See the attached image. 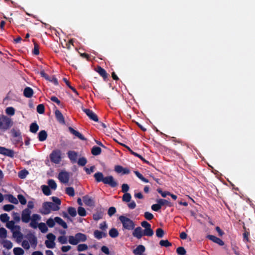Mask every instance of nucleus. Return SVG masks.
Masks as SVG:
<instances>
[{
  "mask_svg": "<svg viewBox=\"0 0 255 255\" xmlns=\"http://www.w3.org/2000/svg\"><path fill=\"white\" fill-rule=\"evenodd\" d=\"M94 177L97 182H102L112 188H115L118 185V183L112 175L104 177L103 173L97 172L94 174Z\"/></svg>",
  "mask_w": 255,
  "mask_h": 255,
  "instance_id": "1",
  "label": "nucleus"
},
{
  "mask_svg": "<svg viewBox=\"0 0 255 255\" xmlns=\"http://www.w3.org/2000/svg\"><path fill=\"white\" fill-rule=\"evenodd\" d=\"M13 125L11 118L3 115H0V130L5 131L9 129Z\"/></svg>",
  "mask_w": 255,
  "mask_h": 255,
  "instance_id": "2",
  "label": "nucleus"
},
{
  "mask_svg": "<svg viewBox=\"0 0 255 255\" xmlns=\"http://www.w3.org/2000/svg\"><path fill=\"white\" fill-rule=\"evenodd\" d=\"M119 219L122 223L124 229L128 231L134 229L135 224L134 222L129 218L122 215L119 217Z\"/></svg>",
  "mask_w": 255,
  "mask_h": 255,
  "instance_id": "3",
  "label": "nucleus"
},
{
  "mask_svg": "<svg viewBox=\"0 0 255 255\" xmlns=\"http://www.w3.org/2000/svg\"><path fill=\"white\" fill-rule=\"evenodd\" d=\"M49 157L52 162L58 164L61 160V152L59 149L54 150L50 153Z\"/></svg>",
  "mask_w": 255,
  "mask_h": 255,
  "instance_id": "4",
  "label": "nucleus"
},
{
  "mask_svg": "<svg viewBox=\"0 0 255 255\" xmlns=\"http://www.w3.org/2000/svg\"><path fill=\"white\" fill-rule=\"evenodd\" d=\"M51 199L53 202H49V206L50 211H57L60 209L59 206L61 204V200L57 197H52Z\"/></svg>",
  "mask_w": 255,
  "mask_h": 255,
  "instance_id": "5",
  "label": "nucleus"
},
{
  "mask_svg": "<svg viewBox=\"0 0 255 255\" xmlns=\"http://www.w3.org/2000/svg\"><path fill=\"white\" fill-rule=\"evenodd\" d=\"M46 237L48 239L45 242V244L46 247L49 249H53L55 248V243L54 241L56 238L55 236L52 233H49L47 235Z\"/></svg>",
  "mask_w": 255,
  "mask_h": 255,
  "instance_id": "6",
  "label": "nucleus"
},
{
  "mask_svg": "<svg viewBox=\"0 0 255 255\" xmlns=\"http://www.w3.org/2000/svg\"><path fill=\"white\" fill-rule=\"evenodd\" d=\"M31 210L29 209H24L21 213V220L22 222L25 223H28L31 219Z\"/></svg>",
  "mask_w": 255,
  "mask_h": 255,
  "instance_id": "7",
  "label": "nucleus"
},
{
  "mask_svg": "<svg viewBox=\"0 0 255 255\" xmlns=\"http://www.w3.org/2000/svg\"><path fill=\"white\" fill-rule=\"evenodd\" d=\"M82 111L91 120L98 122L99 121L97 115L92 110L88 109H82Z\"/></svg>",
  "mask_w": 255,
  "mask_h": 255,
  "instance_id": "8",
  "label": "nucleus"
},
{
  "mask_svg": "<svg viewBox=\"0 0 255 255\" xmlns=\"http://www.w3.org/2000/svg\"><path fill=\"white\" fill-rule=\"evenodd\" d=\"M58 179L63 183H67L69 180V174L67 172L61 171L58 174Z\"/></svg>",
  "mask_w": 255,
  "mask_h": 255,
  "instance_id": "9",
  "label": "nucleus"
},
{
  "mask_svg": "<svg viewBox=\"0 0 255 255\" xmlns=\"http://www.w3.org/2000/svg\"><path fill=\"white\" fill-rule=\"evenodd\" d=\"M0 154L10 157H13L14 152L13 150L0 146Z\"/></svg>",
  "mask_w": 255,
  "mask_h": 255,
  "instance_id": "10",
  "label": "nucleus"
},
{
  "mask_svg": "<svg viewBox=\"0 0 255 255\" xmlns=\"http://www.w3.org/2000/svg\"><path fill=\"white\" fill-rule=\"evenodd\" d=\"M50 206L49 202H44L42 204V208L39 210V212L42 215H47L50 213Z\"/></svg>",
  "mask_w": 255,
  "mask_h": 255,
  "instance_id": "11",
  "label": "nucleus"
},
{
  "mask_svg": "<svg viewBox=\"0 0 255 255\" xmlns=\"http://www.w3.org/2000/svg\"><path fill=\"white\" fill-rule=\"evenodd\" d=\"M115 171L119 174L122 175L128 174L130 173V170L128 168H124L121 165H116L115 166Z\"/></svg>",
  "mask_w": 255,
  "mask_h": 255,
  "instance_id": "12",
  "label": "nucleus"
},
{
  "mask_svg": "<svg viewBox=\"0 0 255 255\" xmlns=\"http://www.w3.org/2000/svg\"><path fill=\"white\" fill-rule=\"evenodd\" d=\"M132 236L136 238L137 239H140L143 236V230L141 227H138L136 228H134V230L132 232Z\"/></svg>",
  "mask_w": 255,
  "mask_h": 255,
  "instance_id": "13",
  "label": "nucleus"
},
{
  "mask_svg": "<svg viewBox=\"0 0 255 255\" xmlns=\"http://www.w3.org/2000/svg\"><path fill=\"white\" fill-rule=\"evenodd\" d=\"M68 130L69 132L74 135L75 136L78 137L80 139L82 140H86L87 139L85 138L81 133H80L79 131L75 130L73 128L69 127L68 128Z\"/></svg>",
  "mask_w": 255,
  "mask_h": 255,
  "instance_id": "14",
  "label": "nucleus"
},
{
  "mask_svg": "<svg viewBox=\"0 0 255 255\" xmlns=\"http://www.w3.org/2000/svg\"><path fill=\"white\" fill-rule=\"evenodd\" d=\"M55 118L57 121L61 124L64 125L65 124V121L64 118L61 113V112L59 110H56L55 112Z\"/></svg>",
  "mask_w": 255,
  "mask_h": 255,
  "instance_id": "15",
  "label": "nucleus"
},
{
  "mask_svg": "<svg viewBox=\"0 0 255 255\" xmlns=\"http://www.w3.org/2000/svg\"><path fill=\"white\" fill-rule=\"evenodd\" d=\"M12 232L13 237L16 239L17 242H20L23 239V235L20 232V230L15 229L12 231Z\"/></svg>",
  "mask_w": 255,
  "mask_h": 255,
  "instance_id": "16",
  "label": "nucleus"
},
{
  "mask_svg": "<svg viewBox=\"0 0 255 255\" xmlns=\"http://www.w3.org/2000/svg\"><path fill=\"white\" fill-rule=\"evenodd\" d=\"M207 238L220 246H223L224 245V242L221 239L215 236L209 235L207 236Z\"/></svg>",
  "mask_w": 255,
  "mask_h": 255,
  "instance_id": "17",
  "label": "nucleus"
},
{
  "mask_svg": "<svg viewBox=\"0 0 255 255\" xmlns=\"http://www.w3.org/2000/svg\"><path fill=\"white\" fill-rule=\"evenodd\" d=\"M68 158L72 162H75L78 157V153L75 151L70 150L67 152Z\"/></svg>",
  "mask_w": 255,
  "mask_h": 255,
  "instance_id": "18",
  "label": "nucleus"
},
{
  "mask_svg": "<svg viewBox=\"0 0 255 255\" xmlns=\"http://www.w3.org/2000/svg\"><path fill=\"white\" fill-rule=\"evenodd\" d=\"M29 242L31 246L35 249L37 244V238L33 234H31L28 237Z\"/></svg>",
  "mask_w": 255,
  "mask_h": 255,
  "instance_id": "19",
  "label": "nucleus"
},
{
  "mask_svg": "<svg viewBox=\"0 0 255 255\" xmlns=\"http://www.w3.org/2000/svg\"><path fill=\"white\" fill-rule=\"evenodd\" d=\"M10 133L13 138L18 137L20 139V137H22L20 130L17 128H12L10 130Z\"/></svg>",
  "mask_w": 255,
  "mask_h": 255,
  "instance_id": "20",
  "label": "nucleus"
},
{
  "mask_svg": "<svg viewBox=\"0 0 255 255\" xmlns=\"http://www.w3.org/2000/svg\"><path fill=\"white\" fill-rule=\"evenodd\" d=\"M33 95V91L30 87H26L23 91V95L26 98H31Z\"/></svg>",
  "mask_w": 255,
  "mask_h": 255,
  "instance_id": "21",
  "label": "nucleus"
},
{
  "mask_svg": "<svg viewBox=\"0 0 255 255\" xmlns=\"http://www.w3.org/2000/svg\"><path fill=\"white\" fill-rule=\"evenodd\" d=\"M97 72L103 78L104 80H106L108 78V74L106 71L101 66H98L97 67Z\"/></svg>",
  "mask_w": 255,
  "mask_h": 255,
  "instance_id": "22",
  "label": "nucleus"
},
{
  "mask_svg": "<svg viewBox=\"0 0 255 255\" xmlns=\"http://www.w3.org/2000/svg\"><path fill=\"white\" fill-rule=\"evenodd\" d=\"M14 224V221H10L7 223L6 226L7 228L11 229V232L15 229L20 230V227L17 225L15 226Z\"/></svg>",
  "mask_w": 255,
  "mask_h": 255,
  "instance_id": "23",
  "label": "nucleus"
},
{
  "mask_svg": "<svg viewBox=\"0 0 255 255\" xmlns=\"http://www.w3.org/2000/svg\"><path fill=\"white\" fill-rule=\"evenodd\" d=\"M145 251V248L143 245H138L133 251L134 255L143 254Z\"/></svg>",
  "mask_w": 255,
  "mask_h": 255,
  "instance_id": "24",
  "label": "nucleus"
},
{
  "mask_svg": "<svg viewBox=\"0 0 255 255\" xmlns=\"http://www.w3.org/2000/svg\"><path fill=\"white\" fill-rule=\"evenodd\" d=\"M94 235L95 238L98 240H100L102 239L103 237H106L107 236V234L106 233L101 232L99 230H95L94 232Z\"/></svg>",
  "mask_w": 255,
  "mask_h": 255,
  "instance_id": "25",
  "label": "nucleus"
},
{
  "mask_svg": "<svg viewBox=\"0 0 255 255\" xmlns=\"http://www.w3.org/2000/svg\"><path fill=\"white\" fill-rule=\"evenodd\" d=\"M47 137V133L45 130H41L38 135V138L40 141L45 140Z\"/></svg>",
  "mask_w": 255,
  "mask_h": 255,
  "instance_id": "26",
  "label": "nucleus"
},
{
  "mask_svg": "<svg viewBox=\"0 0 255 255\" xmlns=\"http://www.w3.org/2000/svg\"><path fill=\"white\" fill-rule=\"evenodd\" d=\"M75 236L79 243L85 242L87 239V236L83 233H78L76 234Z\"/></svg>",
  "mask_w": 255,
  "mask_h": 255,
  "instance_id": "27",
  "label": "nucleus"
},
{
  "mask_svg": "<svg viewBox=\"0 0 255 255\" xmlns=\"http://www.w3.org/2000/svg\"><path fill=\"white\" fill-rule=\"evenodd\" d=\"M55 221L59 225L61 226L64 229H66L68 228L66 223L64 222L61 218L59 217H55Z\"/></svg>",
  "mask_w": 255,
  "mask_h": 255,
  "instance_id": "28",
  "label": "nucleus"
},
{
  "mask_svg": "<svg viewBox=\"0 0 255 255\" xmlns=\"http://www.w3.org/2000/svg\"><path fill=\"white\" fill-rule=\"evenodd\" d=\"M102 152V149L100 147L94 146L91 149V153L93 155H100Z\"/></svg>",
  "mask_w": 255,
  "mask_h": 255,
  "instance_id": "29",
  "label": "nucleus"
},
{
  "mask_svg": "<svg viewBox=\"0 0 255 255\" xmlns=\"http://www.w3.org/2000/svg\"><path fill=\"white\" fill-rule=\"evenodd\" d=\"M109 234L111 238H115L118 237L119 233L117 229L113 228L109 231Z\"/></svg>",
  "mask_w": 255,
  "mask_h": 255,
  "instance_id": "30",
  "label": "nucleus"
},
{
  "mask_svg": "<svg viewBox=\"0 0 255 255\" xmlns=\"http://www.w3.org/2000/svg\"><path fill=\"white\" fill-rule=\"evenodd\" d=\"M41 189L44 195L46 196H49L51 195V192L50 189V188L48 186L43 185L41 186Z\"/></svg>",
  "mask_w": 255,
  "mask_h": 255,
  "instance_id": "31",
  "label": "nucleus"
},
{
  "mask_svg": "<svg viewBox=\"0 0 255 255\" xmlns=\"http://www.w3.org/2000/svg\"><path fill=\"white\" fill-rule=\"evenodd\" d=\"M157 202L158 203H159L161 206L165 205L168 207L172 206V204L170 202L165 199H160L159 200H157Z\"/></svg>",
  "mask_w": 255,
  "mask_h": 255,
  "instance_id": "32",
  "label": "nucleus"
},
{
  "mask_svg": "<svg viewBox=\"0 0 255 255\" xmlns=\"http://www.w3.org/2000/svg\"><path fill=\"white\" fill-rule=\"evenodd\" d=\"M38 129L39 126L36 123H33L30 126L29 130L32 133H36Z\"/></svg>",
  "mask_w": 255,
  "mask_h": 255,
  "instance_id": "33",
  "label": "nucleus"
},
{
  "mask_svg": "<svg viewBox=\"0 0 255 255\" xmlns=\"http://www.w3.org/2000/svg\"><path fill=\"white\" fill-rule=\"evenodd\" d=\"M83 200L84 203L87 205L91 206L93 203V200L89 196H83Z\"/></svg>",
  "mask_w": 255,
  "mask_h": 255,
  "instance_id": "34",
  "label": "nucleus"
},
{
  "mask_svg": "<svg viewBox=\"0 0 255 255\" xmlns=\"http://www.w3.org/2000/svg\"><path fill=\"white\" fill-rule=\"evenodd\" d=\"M143 236H148V237H151V236H153V235L154 234L153 231L151 229V227L147 228V229H145L143 231Z\"/></svg>",
  "mask_w": 255,
  "mask_h": 255,
  "instance_id": "35",
  "label": "nucleus"
},
{
  "mask_svg": "<svg viewBox=\"0 0 255 255\" xmlns=\"http://www.w3.org/2000/svg\"><path fill=\"white\" fill-rule=\"evenodd\" d=\"M68 238V242L71 245H76L79 243L75 235V236H70Z\"/></svg>",
  "mask_w": 255,
  "mask_h": 255,
  "instance_id": "36",
  "label": "nucleus"
},
{
  "mask_svg": "<svg viewBox=\"0 0 255 255\" xmlns=\"http://www.w3.org/2000/svg\"><path fill=\"white\" fill-rule=\"evenodd\" d=\"M7 199L9 202L14 204H17L18 203V200L17 199L11 194L7 195Z\"/></svg>",
  "mask_w": 255,
  "mask_h": 255,
  "instance_id": "37",
  "label": "nucleus"
},
{
  "mask_svg": "<svg viewBox=\"0 0 255 255\" xmlns=\"http://www.w3.org/2000/svg\"><path fill=\"white\" fill-rule=\"evenodd\" d=\"M134 173L139 179H140L143 182L145 183L149 182V180L147 179L144 178L143 176V175L141 173H140L138 171H134Z\"/></svg>",
  "mask_w": 255,
  "mask_h": 255,
  "instance_id": "38",
  "label": "nucleus"
},
{
  "mask_svg": "<svg viewBox=\"0 0 255 255\" xmlns=\"http://www.w3.org/2000/svg\"><path fill=\"white\" fill-rule=\"evenodd\" d=\"M63 80L65 83L66 85L70 89H71L73 91V92H74L76 94V95H79V94H78V92L77 91V90H76V89L75 88H74L73 87H72V86H71L70 83L69 82V81L66 78H64L63 79Z\"/></svg>",
  "mask_w": 255,
  "mask_h": 255,
  "instance_id": "39",
  "label": "nucleus"
},
{
  "mask_svg": "<svg viewBox=\"0 0 255 255\" xmlns=\"http://www.w3.org/2000/svg\"><path fill=\"white\" fill-rule=\"evenodd\" d=\"M39 229L42 233H45L48 231V228L46 224L44 223H40L38 224Z\"/></svg>",
  "mask_w": 255,
  "mask_h": 255,
  "instance_id": "40",
  "label": "nucleus"
},
{
  "mask_svg": "<svg viewBox=\"0 0 255 255\" xmlns=\"http://www.w3.org/2000/svg\"><path fill=\"white\" fill-rule=\"evenodd\" d=\"M65 193L69 196L73 197L75 195L74 189L72 187H67Z\"/></svg>",
  "mask_w": 255,
  "mask_h": 255,
  "instance_id": "41",
  "label": "nucleus"
},
{
  "mask_svg": "<svg viewBox=\"0 0 255 255\" xmlns=\"http://www.w3.org/2000/svg\"><path fill=\"white\" fill-rule=\"evenodd\" d=\"M67 211L68 214L72 217H74L77 215V211L76 209L72 207H69L68 208Z\"/></svg>",
  "mask_w": 255,
  "mask_h": 255,
  "instance_id": "42",
  "label": "nucleus"
},
{
  "mask_svg": "<svg viewBox=\"0 0 255 255\" xmlns=\"http://www.w3.org/2000/svg\"><path fill=\"white\" fill-rule=\"evenodd\" d=\"M13 251L14 255H23L24 253L23 249L19 247L14 248Z\"/></svg>",
  "mask_w": 255,
  "mask_h": 255,
  "instance_id": "43",
  "label": "nucleus"
},
{
  "mask_svg": "<svg viewBox=\"0 0 255 255\" xmlns=\"http://www.w3.org/2000/svg\"><path fill=\"white\" fill-rule=\"evenodd\" d=\"M33 42H34V49L32 50V53L34 55H38L39 54V45L35 42L34 39H33Z\"/></svg>",
  "mask_w": 255,
  "mask_h": 255,
  "instance_id": "44",
  "label": "nucleus"
},
{
  "mask_svg": "<svg viewBox=\"0 0 255 255\" xmlns=\"http://www.w3.org/2000/svg\"><path fill=\"white\" fill-rule=\"evenodd\" d=\"M48 186L52 189L55 190L57 188V184L55 181L53 179H49L48 181Z\"/></svg>",
  "mask_w": 255,
  "mask_h": 255,
  "instance_id": "45",
  "label": "nucleus"
},
{
  "mask_svg": "<svg viewBox=\"0 0 255 255\" xmlns=\"http://www.w3.org/2000/svg\"><path fill=\"white\" fill-rule=\"evenodd\" d=\"M103 213L102 212H97L93 214V219L95 221H98L103 218Z\"/></svg>",
  "mask_w": 255,
  "mask_h": 255,
  "instance_id": "46",
  "label": "nucleus"
},
{
  "mask_svg": "<svg viewBox=\"0 0 255 255\" xmlns=\"http://www.w3.org/2000/svg\"><path fill=\"white\" fill-rule=\"evenodd\" d=\"M9 217L6 213L2 214L0 215V220L3 223L8 222Z\"/></svg>",
  "mask_w": 255,
  "mask_h": 255,
  "instance_id": "47",
  "label": "nucleus"
},
{
  "mask_svg": "<svg viewBox=\"0 0 255 255\" xmlns=\"http://www.w3.org/2000/svg\"><path fill=\"white\" fill-rule=\"evenodd\" d=\"M131 198V195L130 193H124V194L123 195V196L122 197V200L124 202H129L130 201Z\"/></svg>",
  "mask_w": 255,
  "mask_h": 255,
  "instance_id": "48",
  "label": "nucleus"
},
{
  "mask_svg": "<svg viewBox=\"0 0 255 255\" xmlns=\"http://www.w3.org/2000/svg\"><path fill=\"white\" fill-rule=\"evenodd\" d=\"M3 246L4 248L9 250L12 247V243L8 240H4L3 242Z\"/></svg>",
  "mask_w": 255,
  "mask_h": 255,
  "instance_id": "49",
  "label": "nucleus"
},
{
  "mask_svg": "<svg viewBox=\"0 0 255 255\" xmlns=\"http://www.w3.org/2000/svg\"><path fill=\"white\" fill-rule=\"evenodd\" d=\"M159 245L161 247H169L172 246V244L169 242L167 240H161L159 242Z\"/></svg>",
  "mask_w": 255,
  "mask_h": 255,
  "instance_id": "50",
  "label": "nucleus"
},
{
  "mask_svg": "<svg viewBox=\"0 0 255 255\" xmlns=\"http://www.w3.org/2000/svg\"><path fill=\"white\" fill-rule=\"evenodd\" d=\"M5 113L8 115L13 116L15 114V109L12 107H7L5 110Z\"/></svg>",
  "mask_w": 255,
  "mask_h": 255,
  "instance_id": "51",
  "label": "nucleus"
},
{
  "mask_svg": "<svg viewBox=\"0 0 255 255\" xmlns=\"http://www.w3.org/2000/svg\"><path fill=\"white\" fill-rule=\"evenodd\" d=\"M78 214L79 216L84 217L86 216L87 213L85 209L82 207H79L78 208Z\"/></svg>",
  "mask_w": 255,
  "mask_h": 255,
  "instance_id": "52",
  "label": "nucleus"
},
{
  "mask_svg": "<svg viewBox=\"0 0 255 255\" xmlns=\"http://www.w3.org/2000/svg\"><path fill=\"white\" fill-rule=\"evenodd\" d=\"M164 232L161 228H157L156 230V235L158 238H161L164 236Z\"/></svg>",
  "mask_w": 255,
  "mask_h": 255,
  "instance_id": "53",
  "label": "nucleus"
},
{
  "mask_svg": "<svg viewBox=\"0 0 255 255\" xmlns=\"http://www.w3.org/2000/svg\"><path fill=\"white\" fill-rule=\"evenodd\" d=\"M17 200L22 205H25L26 204V200L22 194H18L17 195Z\"/></svg>",
  "mask_w": 255,
  "mask_h": 255,
  "instance_id": "54",
  "label": "nucleus"
},
{
  "mask_svg": "<svg viewBox=\"0 0 255 255\" xmlns=\"http://www.w3.org/2000/svg\"><path fill=\"white\" fill-rule=\"evenodd\" d=\"M176 253L178 255H185L186 251L183 247H180L176 249Z\"/></svg>",
  "mask_w": 255,
  "mask_h": 255,
  "instance_id": "55",
  "label": "nucleus"
},
{
  "mask_svg": "<svg viewBox=\"0 0 255 255\" xmlns=\"http://www.w3.org/2000/svg\"><path fill=\"white\" fill-rule=\"evenodd\" d=\"M28 174V172L26 170H22L18 172V177L20 179H24Z\"/></svg>",
  "mask_w": 255,
  "mask_h": 255,
  "instance_id": "56",
  "label": "nucleus"
},
{
  "mask_svg": "<svg viewBox=\"0 0 255 255\" xmlns=\"http://www.w3.org/2000/svg\"><path fill=\"white\" fill-rule=\"evenodd\" d=\"M87 162V160L85 157H82L79 158L78 161V164L79 165L84 166L86 165Z\"/></svg>",
  "mask_w": 255,
  "mask_h": 255,
  "instance_id": "57",
  "label": "nucleus"
},
{
  "mask_svg": "<svg viewBox=\"0 0 255 255\" xmlns=\"http://www.w3.org/2000/svg\"><path fill=\"white\" fill-rule=\"evenodd\" d=\"M37 112L40 114H42L44 113L45 107L43 104H39L36 108Z\"/></svg>",
  "mask_w": 255,
  "mask_h": 255,
  "instance_id": "58",
  "label": "nucleus"
},
{
  "mask_svg": "<svg viewBox=\"0 0 255 255\" xmlns=\"http://www.w3.org/2000/svg\"><path fill=\"white\" fill-rule=\"evenodd\" d=\"M58 242L61 244H66L67 243V237L65 236H61L58 238Z\"/></svg>",
  "mask_w": 255,
  "mask_h": 255,
  "instance_id": "59",
  "label": "nucleus"
},
{
  "mask_svg": "<svg viewBox=\"0 0 255 255\" xmlns=\"http://www.w3.org/2000/svg\"><path fill=\"white\" fill-rule=\"evenodd\" d=\"M55 219L53 220L52 218L48 219L46 221V224L49 228H52L55 224Z\"/></svg>",
  "mask_w": 255,
  "mask_h": 255,
  "instance_id": "60",
  "label": "nucleus"
},
{
  "mask_svg": "<svg viewBox=\"0 0 255 255\" xmlns=\"http://www.w3.org/2000/svg\"><path fill=\"white\" fill-rule=\"evenodd\" d=\"M14 208V206L11 204H6L3 206V209L5 211L9 212Z\"/></svg>",
  "mask_w": 255,
  "mask_h": 255,
  "instance_id": "61",
  "label": "nucleus"
},
{
  "mask_svg": "<svg viewBox=\"0 0 255 255\" xmlns=\"http://www.w3.org/2000/svg\"><path fill=\"white\" fill-rule=\"evenodd\" d=\"M7 236V231L4 228H0V238H5Z\"/></svg>",
  "mask_w": 255,
  "mask_h": 255,
  "instance_id": "62",
  "label": "nucleus"
},
{
  "mask_svg": "<svg viewBox=\"0 0 255 255\" xmlns=\"http://www.w3.org/2000/svg\"><path fill=\"white\" fill-rule=\"evenodd\" d=\"M88 249V246L86 244H80L77 247V250L79 252H82Z\"/></svg>",
  "mask_w": 255,
  "mask_h": 255,
  "instance_id": "63",
  "label": "nucleus"
},
{
  "mask_svg": "<svg viewBox=\"0 0 255 255\" xmlns=\"http://www.w3.org/2000/svg\"><path fill=\"white\" fill-rule=\"evenodd\" d=\"M243 241L245 242V243L249 242L250 240H249V237L250 236V233L249 232L245 231L243 233Z\"/></svg>",
  "mask_w": 255,
  "mask_h": 255,
  "instance_id": "64",
  "label": "nucleus"
}]
</instances>
